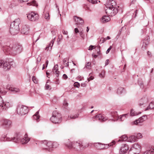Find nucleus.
Wrapping results in <instances>:
<instances>
[{"label": "nucleus", "instance_id": "f257e3e1", "mask_svg": "<svg viewBox=\"0 0 154 154\" xmlns=\"http://www.w3.org/2000/svg\"><path fill=\"white\" fill-rule=\"evenodd\" d=\"M2 50L6 54H10L12 56H15L22 52L23 48L22 45L17 43L9 46H4L2 48Z\"/></svg>", "mask_w": 154, "mask_h": 154}, {"label": "nucleus", "instance_id": "f03ea898", "mask_svg": "<svg viewBox=\"0 0 154 154\" xmlns=\"http://www.w3.org/2000/svg\"><path fill=\"white\" fill-rule=\"evenodd\" d=\"M21 135L19 134H16L13 137H7L6 135H3L1 137L0 140L2 141H13L15 143L19 142L20 139Z\"/></svg>", "mask_w": 154, "mask_h": 154}, {"label": "nucleus", "instance_id": "7ed1b4c3", "mask_svg": "<svg viewBox=\"0 0 154 154\" xmlns=\"http://www.w3.org/2000/svg\"><path fill=\"white\" fill-rule=\"evenodd\" d=\"M61 114L55 111L53 112L52 116L50 118V120L53 123L55 124L59 123L61 121Z\"/></svg>", "mask_w": 154, "mask_h": 154}, {"label": "nucleus", "instance_id": "20e7f679", "mask_svg": "<svg viewBox=\"0 0 154 154\" xmlns=\"http://www.w3.org/2000/svg\"><path fill=\"white\" fill-rule=\"evenodd\" d=\"M27 107L23 105H19L17 108V113L19 115H23L28 112Z\"/></svg>", "mask_w": 154, "mask_h": 154}, {"label": "nucleus", "instance_id": "39448f33", "mask_svg": "<svg viewBox=\"0 0 154 154\" xmlns=\"http://www.w3.org/2000/svg\"><path fill=\"white\" fill-rule=\"evenodd\" d=\"M42 142L43 143L42 146L43 149L48 150L49 151L52 150L53 142L48 141L47 140H44Z\"/></svg>", "mask_w": 154, "mask_h": 154}, {"label": "nucleus", "instance_id": "423d86ee", "mask_svg": "<svg viewBox=\"0 0 154 154\" xmlns=\"http://www.w3.org/2000/svg\"><path fill=\"white\" fill-rule=\"evenodd\" d=\"M1 126L4 128L8 129L12 126V121L8 119H4L1 120Z\"/></svg>", "mask_w": 154, "mask_h": 154}, {"label": "nucleus", "instance_id": "0eeeda50", "mask_svg": "<svg viewBox=\"0 0 154 154\" xmlns=\"http://www.w3.org/2000/svg\"><path fill=\"white\" fill-rule=\"evenodd\" d=\"M106 13L109 16H113L115 15L118 12V9L117 8L111 7L110 8H107L105 9Z\"/></svg>", "mask_w": 154, "mask_h": 154}, {"label": "nucleus", "instance_id": "6e6552de", "mask_svg": "<svg viewBox=\"0 0 154 154\" xmlns=\"http://www.w3.org/2000/svg\"><path fill=\"white\" fill-rule=\"evenodd\" d=\"M82 146L83 145L81 144H80V143H78L77 142H74L70 143L69 145L68 146V147L69 149L73 148L76 150H79Z\"/></svg>", "mask_w": 154, "mask_h": 154}, {"label": "nucleus", "instance_id": "1a4fd4ad", "mask_svg": "<svg viewBox=\"0 0 154 154\" xmlns=\"http://www.w3.org/2000/svg\"><path fill=\"white\" fill-rule=\"evenodd\" d=\"M18 23H17V25ZM13 24H11L10 26V31L11 34L14 35L18 33L20 30L19 26H17V25H16V26L14 27V25Z\"/></svg>", "mask_w": 154, "mask_h": 154}, {"label": "nucleus", "instance_id": "9d476101", "mask_svg": "<svg viewBox=\"0 0 154 154\" xmlns=\"http://www.w3.org/2000/svg\"><path fill=\"white\" fill-rule=\"evenodd\" d=\"M27 17L29 20L32 21H35L39 18L38 14L33 12H32L28 14Z\"/></svg>", "mask_w": 154, "mask_h": 154}, {"label": "nucleus", "instance_id": "9b49d317", "mask_svg": "<svg viewBox=\"0 0 154 154\" xmlns=\"http://www.w3.org/2000/svg\"><path fill=\"white\" fill-rule=\"evenodd\" d=\"M0 66L3 68L5 70H8L11 67L9 63L3 60H0Z\"/></svg>", "mask_w": 154, "mask_h": 154}, {"label": "nucleus", "instance_id": "f8f14e48", "mask_svg": "<svg viewBox=\"0 0 154 154\" xmlns=\"http://www.w3.org/2000/svg\"><path fill=\"white\" fill-rule=\"evenodd\" d=\"M150 38L149 36L146 37L145 39L143 40V42L141 47V49L143 51L145 50L149 44L150 42Z\"/></svg>", "mask_w": 154, "mask_h": 154}, {"label": "nucleus", "instance_id": "ddd939ff", "mask_svg": "<svg viewBox=\"0 0 154 154\" xmlns=\"http://www.w3.org/2000/svg\"><path fill=\"white\" fill-rule=\"evenodd\" d=\"M106 4V8H110L115 6L116 5V3L114 0H107Z\"/></svg>", "mask_w": 154, "mask_h": 154}, {"label": "nucleus", "instance_id": "4468645a", "mask_svg": "<svg viewBox=\"0 0 154 154\" xmlns=\"http://www.w3.org/2000/svg\"><path fill=\"white\" fill-rule=\"evenodd\" d=\"M147 117L146 116H143L140 118L138 120H137L133 122V123L136 125H140V123L143 122L147 119Z\"/></svg>", "mask_w": 154, "mask_h": 154}, {"label": "nucleus", "instance_id": "2eb2a0df", "mask_svg": "<svg viewBox=\"0 0 154 154\" xmlns=\"http://www.w3.org/2000/svg\"><path fill=\"white\" fill-rule=\"evenodd\" d=\"M29 26L27 25H23L21 30V32L23 34L26 35L29 33Z\"/></svg>", "mask_w": 154, "mask_h": 154}, {"label": "nucleus", "instance_id": "dca6fc26", "mask_svg": "<svg viewBox=\"0 0 154 154\" xmlns=\"http://www.w3.org/2000/svg\"><path fill=\"white\" fill-rule=\"evenodd\" d=\"M128 149L129 147L128 145L122 144L120 150V153L121 154H124L126 152Z\"/></svg>", "mask_w": 154, "mask_h": 154}, {"label": "nucleus", "instance_id": "f3484780", "mask_svg": "<svg viewBox=\"0 0 154 154\" xmlns=\"http://www.w3.org/2000/svg\"><path fill=\"white\" fill-rule=\"evenodd\" d=\"M110 115L113 118L111 120L112 121L115 122L118 120L119 116L117 112L113 111L111 112Z\"/></svg>", "mask_w": 154, "mask_h": 154}, {"label": "nucleus", "instance_id": "a211bd4d", "mask_svg": "<svg viewBox=\"0 0 154 154\" xmlns=\"http://www.w3.org/2000/svg\"><path fill=\"white\" fill-rule=\"evenodd\" d=\"M74 20L77 25L82 24L84 23L83 20L80 17H74Z\"/></svg>", "mask_w": 154, "mask_h": 154}, {"label": "nucleus", "instance_id": "6ab92c4d", "mask_svg": "<svg viewBox=\"0 0 154 154\" xmlns=\"http://www.w3.org/2000/svg\"><path fill=\"white\" fill-rule=\"evenodd\" d=\"M30 138L28 137L27 134H26L24 137L21 140V143L22 144H25L27 143L30 140Z\"/></svg>", "mask_w": 154, "mask_h": 154}, {"label": "nucleus", "instance_id": "aec40b11", "mask_svg": "<svg viewBox=\"0 0 154 154\" xmlns=\"http://www.w3.org/2000/svg\"><path fill=\"white\" fill-rule=\"evenodd\" d=\"M6 89L8 90L13 92L14 93L18 92L19 91V89L18 88L12 87L9 85H7Z\"/></svg>", "mask_w": 154, "mask_h": 154}, {"label": "nucleus", "instance_id": "412c9836", "mask_svg": "<svg viewBox=\"0 0 154 154\" xmlns=\"http://www.w3.org/2000/svg\"><path fill=\"white\" fill-rule=\"evenodd\" d=\"M7 92L5 91L2 90L0 88V94H2L3 95L5 94ZM4 102L2 98L0 96V106H2V108H3V104Z\"/></svg>", "mask_w": 154, "mask_h": 154}, {"label": "nucleus", "instance_id": "4be33fe9", "mask_svg": "<svg viewBox=\"0 0 154 154\" xmlns=\"http://www.w3.org/2000/svg\"><path fill=\"white\" fill-rule=\"evenodd\" d=\"M110 20V18L108 16L104 15L100 19L101 22L103 23H105L108 22Z\"/></svg>", "mask_w": 154, "mask_h": 154}, {"label": "nucleus", "instance_id": "5701e85b", "mask_svg": "<svg viewBox=\"0 0 154 154\" xmlns=\"http://www.w3.org/2000/svg\"><path fill=\"white\" fill-rule=\"evenodd\" d=\"M94 145L97 148L99 149H105L106 148V147L105 146V145L104 144H101L100 143H96Z\"/></svg>", "mask_w": 154, "mask_h": 154}, {"label": "nucleus", "instance_id": "b1692460", "mask_svg": "<svg viewBox=\"0 0 154 154\" xmlns=\"http://www.w3.org/2000/svg\"><path fill=\"white\" fill-rule=\"evenodd\" d=\"M148 101L147 98L146 97L142 98L139 101V105L141 106L146 103Z\"/></svg>", "mask_w": 154, "mask_h": 154}, {"label": "nucleus", "instance_id": "393cba45", "mask_svg": "<svg viewBox=\"0 0 154 154\" xmlns=\"http://www.w3.org/2000/svg\"><path fill=\"white\" fill-rule=\"evenodd\" d=\"M131 148L135 149L136 151L139 153L140 151L141 146L138 143H136L133 144V146Z\"/></svg>", "mask_w": 154, "mask_h": 154}, {"label": "nucleus", "instance_id": "a878e982", "mask_svg": "<svg viewBox=\"0 0 154 154\" xmlns=\"http://www.w3.org/2000/svg\"><path fill=\"white\" fill-rule=\"evenodd\" d=\"M95 118L96 119H98L100 121H104L107 119L106 118H104L101 114H99L95 116Z\"/></svg>", "mask_w": 154, "mask_h": 154}, {"label": "nucleus", "instance_id": "bb28decb", "mask_svg": "<svg viewBox=\"0 0 154 154\" xmlns=\"http://www.w3.org/2000/svg\"><path fill=\"white\" fill-rule=\"evenodd\" d=\"M38 111L37 112L35 113L33 116V120L38 122L40 121V116L38 115Z\"/></svg>", "mask_w": 154, "mask_h": 154}, {"label": "nucleus", "instance_id": "cd10ccee", "mask_svg": "<svg viewBox=\"0 0 154 154\" xmlns=\"http://www.w3.org/2000/svg\"><path fill=\"white\" fill-rule=\"evenodd\" d=\"M137 140V138L135 136L132 135L129 137L128 138V141L131 143H133Z\"/></svg>", "mask_w": 154, "mask_h": 154}, {"label": "nucleus", "instance_id": "c85d7f7f", "mask_svg": "<svg viewBox=\"0 0 154 154\" xmlns=\"http://www.w3.org/2000/svg\"><path fill=\"white\" fill-rule=\"evenodd\" d=\"M125 92V89L121 87H120L118 88L117 93L119 94H121Z\"/></svg>", "mask_w": 154, "mask_h": 154}, {"label": "nucleus", "instance_id": "c756f323", "mask_svg": "<svg viewBox=\"0 0 154 154\" xmlns=\"http://www.w3.org/2000/svg\"><path fill=\"white\" fill-rule=\"evenodd\" d=\"M128 116V114L122 115L120 116V117H119L118 120H119L120 121H124L126 118H127Z\"/></svg>", "mask_w": 154, "mask_h": 154}, {"label": "nucleus", "instance_id": "7c9ffc66", "mask_svg": "<svg viewBox=\"0 0 154 154\" xmlns=\"http://www.w3.org/2000/svg\"><path fill=\"white\" fill-rule=\"evenodd\" d=\"M17 23H18L17 24V26H19V25L20 23V20L19 18H17L13 22L11 23V24H13L14 25V27L16 26V25H17L16 24Z\"/></svg>", "mask_w": 154, "mask_h": 154}, {"label": "nucleus", "instance_id": "2f4dec72", "mask_svg": "<svg viewBox=\"0 0 154 154\" xmlns=\"http://www.w3.org/2000/svg\"><path fill=\"white\" fill-rule=\"evenodd\" d=\"M128 138L125 135H123L121 136L120 139L118 141H125L127 140L128 141Z\"/></svg>", "mask_w": 154, "mask_h": 154}, {"label": "nucleus", "instance_id": "473e14b6", "mask_svg": "<svg viewBox=\"0 0 154 154\" xmlns=\"http://www.w3.org/2000/svg\"><path fill=\"white\" fill-rule=\"evenodd\" d=\"M135 149L131 148L129 151L128 154H138L139 153Z\"/></svg>", "mask_w": 154, "mask_h": 154}, {"label": "nucleus", "instance_id": "72a5a7b5", "mask_svg": "<svg viewBox=\"0 0 154 154\" xmlns=\"http://www.w3.org/2000/svg\"><path fill=\"white\" fill-rule=\"evenodd\" d=\"M140 113L141 112H136L132 109L131 110L130 114L131 116H134L137 115L138 114Z\"/></svg>", "mask_w": 154, "mask_h": 154}, {"label": "nucleus", "instance_id": "f704fd0d", "mask_svg": "<svg viewBox=\"0 0 154 154\" xmlns=\"http://www.w3.org/2000/svg\"><path fill=\"white\" fill-rule=\"evenodd\" d=\"M154 149L152 148H150L149 149H148L144 152L143 154H153V151Z\"/></svg>", "mask_w": 154, "mask_h": 154}, {"label": "nucleus", "instance_id": "c9c22d12", "mask_svg": "<svg viewBox=\"0 0 154 154\" xmlns=\"http://www.w3.org/2000/svg\"><path fill=\"white\" fill-rule=\"evenodd\" d=\"M154 109V102H151L149 104V106L145 109V110H149V109Z\"/></svg>", "mask_w": 154, "mask_h": 154}, {"label": "nucleus", "instance_id": "e433bc0d", "mask_svg": "<svg viewBox=\"0 0 154 154\" xmlns=\"http://www.w3.org/2000/svg\"><path fill=\"white\" fill-rule=\"evenodd\" d=\"M9 8H12L16 5L15 1H12L9 2L8 3Z\"/></svg>", "mask_w": 154, "mask_h": 154}, {"label": "nucleus", "instance_id": "4c0bfd02", "mask_svg": "<svg viewBox=\"0 0 154 154\" xmlns=\"http://www.w3.org/2000/svg\"><path fill=\"white\" fill-rule=\"evenodd\" d=\"M3 107L2 108L3 109H6V108H9L10 107V104L8 102H4V103L3 104Z\"/></svg>", "mask_w": 154, "mask_h": 154}, {"label": "nucleus", "instance_id": "58836bf2", "mask_svg": "<svg viewBox=\"0 0 154 154\" xmlns=\"http://www.w3.org/2000/svg\"><path fill=\"white\" fill-rule=\"evenodd\" d=\"M69 59L67 58H64L63 60V62L64 65L66 66H69Z\"/></svg>", "mask_w": 154, "mask_h": 154}, {"label": "nucleus", "instance_id": "ea45409f", "mask_svg": "<svg viewBox=\"0 0 154 154\" xmlns=\"http://www.w3.org/2000/svg\"><path fill=\"white\" fill-rule=\"evenodd\" d=\"M115 141L114 140H113L111 143H110L108 144H104V145H105V146L106 147L105 149L108 148L109 146H112L113 145L115 144Z\"/></svg>", "mask_w": 154, "mask_h": 154}, {"label": "nucleus", "instance_id": "a19ab883", "mask_svg": "<svg viewBox=\"0 0 154 154\" xmlns=\"http://www.w3.org/2000/svg\"><path fill=\"white\" fill-rule=\"evenodd\" d=\"M105 75V72L104 70H102L101 72L99 74V76L101 78H104Z\"/></svg>", "mask_w": 154, "mask_h": 154}, {"label": "nucleus", "instance_id": "79ce46f5", "mask_svg": "<svg viewBox=\"0 0 154 154\" xmlns=\"http://www.w3.org/2000/svg\"><path fill=\"white\" fill-rule=\"evenodd\" d=\"M27 4L29 5H32L35 6H38L37 3H36V2L35 1H33L30 3H28Z\"/></svg>", "mask_w": 154, "mask_h": 154}, {"label": "nucleus", "instance_id": "37998d69", "mask_svg": "<svg viewBox=\"0 0 154 154\" xmlns=\"http://www.w3.org/2000/svg\"><path fill=\"white\" fill-rule=\"evenodd\" d=\"M68 104L66 100H64L63 101V107L66 109L68 108Z\"/></svg>", "mask_w": 154, "mask_h": 154}, {"label": "nucleus", "instance_id": "c03bdc74", "mask_svg": "<svg viewBox=\"0 0 154 154\" xmlns=\"http://www.w3.org/2000/svg\"><path fill=\"white\" fill-rule=\"evenodd\" d=\"M58 65L57 64L55 65L54 66L52 69V72H55L56 71H58Z\"/></svg>", "mask_w": 154, "mask_h": 154}, {"label": "nucleus", "instance_id": "a18cd8bd", "mask_svg": "<svg viewBox=\"0 0 154 154\" xmlns=\"http://www.w3.org/2000/svg\"><path fill=\"white\" fill-rule=\"evenodd\" d=\"M79 116V114H77L75 115L72 114L70 115V119H75L77 118Z\"/></svg>", "mask_w": 154, "mask_h": 154}, {"label": "nucleus", "instance_id": "49530a36", "mask_svg": "<svg viewBox=\"0 0 154 154\" xmlns=\"http://www.w3.org/2000/svg\"><path fill=\"white\" fill-rule=\"evenodd\" d=\"M79 34L81 37L84 39V35L85 34H84L83 30H80L79 32Z\"/></svg>", "mask_w": 154, "mask_h": 154}, {"label": "nucleus", "instance_id": "de8ad7c7", "mask_svg": "<svg viewBox=\"0 0 154 154\" xmlns=\"http://www.w3.org/2000/svg\"><path fill=\"white\" fill-rule=\"evenodd\" d=\"M45 18L47 20H48L50 19L49 13L48 12H47L45 14Z\"/></svg>", "mask_w": 154, "mask_h": 154}, {"label": "nucleus", "instance_id": "09e8293b", "mask_svg": "<svg viewBox=\"0 0 154 154\" xmlns=\"http://www.w3.org/2000/svg\"><path fill=\"white\" fill-rule=\"evenodd\" d=\"M58 146V143L56 142H53V148H56Z\"/></svg>", "mask_w": 154, "mask_h": 154}, {"label": "nucleus", "instance_id": "8fccbe9b", "mask_svg": "<svg viewBox=\"0 0 154 154\" xmlns=\"http://www.w3.org/2000/svg\"><path fill=\"white\" fill-rule=\"evenodd\" d=\"M88 2L93 4H95L97 3V0H87Z\"/></svg>", "mask_w": 154, "mask_h": 154}, {"label": "nucleus", "instance_id": "3c124183", "mask_svg": "<svg viewBox=\"0 0 154 154\" xmlns=\"http://www.w3.org/2000/svg\"><path fill=\"white\" fill-rule=\"evenodd\" d=\"M91 64V63L89 62H88L86 64L85 67H86L87 68L89 69L90 67Z\"/></svg>", "mask_w": 154, "mask_h": 154}, {"label": "nucleus", "instance_id": "603ef678", "mask_svg": "<svg viewBox=\"0 0 154 154\" xmlns=\"http://www.w3.org/2000/svg\"><path fill=\"white\" fill-rule=\"evenodd\" d=\"M95 47H96V46H95L91 45L88 48V50H89L91 51V50H92L93 49L95 48Z\"/></svg>", "mask_w": 154, "mask_h": 154}, {"label": "nucleus", "instance_id": "864d4df0", "mask_svg": "<svg viewBox=\"0 0 154 154\" xmlns=\"http://www.w3.org/2000/svg\"><path fill=\"white\" fill-rule=\"evenodd\" d=\"M137 138V139H140L142 137V136L141 135V134L140 133H138L136 136H135Z\"/></svg>", "mask_w": 154, "mask_h": 154}, {"label": "nucleus", "instance_id": "5fc2aeb1", "mask_svg": "<svg viewBox=\"0 0 154 154\" xmlns=\"http://www.w3.org/2000/svg\"><path fill=\"white\" fill-rule=\"evenodd\" d=\"M138 84L140 86L141 88H143V83L140 80H138Z\"/></svg>", "mask_w": 154, "mask_h": 154}, {"label": "nucleus", "instance_id": "6e6d98bb", "mask_svg": "<svg viewBox=\"0 0 154 154\" xmlns=\"http://www.w3.org/2000/svg\"><path fill=\"white\" fill-rule=\"evenodd\" d=\"M74 86L77 88H79L80 86V84L78 82H75L74 84Z\"/></svg>", "mask_w": 154, "mask_h": 154}, {"label": "nucleus", "instance_id": "4d7b16f0", "mask_svg": "<svg viewBox=\"0 0 154 154\" xmlns=\"http://www.w3.org/2000/svg\"><path fill=\"white\" fill-rule=\"evenodd\" d=\"M32 79L34 83H37V80L35 77L33 76Z\"/></svg>", "mask_w": 154, "mask_h": 154}, {"label": "nucleus", "instance_id": "13d9d810", "mask_svg": "<svg viewBox=\"0 0 154 154\" xmlns=\"http://www.w3.org/2000/svg\"><path fill=\"white\" fill-rule=\"evenodd\" d=\"M53 73L54 74H55V76H56V77H58V76L59 75V72L58 70L56 72V71L55 72H53Z\"/></svg>", "mask_w": 154, "mask_h": 154}, {"label": "nucleus", "instance_id": "bf43d9fd", "mask_svg": "<svg viewBox=\"0 0 154 154\" xmlns=\"http://www.w3.org/2000/svg\"><path fill=\"white\" fill-rule=\"evenodd\" d=\"M98 50L97 51V54L98 56L100 55L101 54V53L100 52V46H99L98 47Z\"/></svg>", "mask_w": 154, "mask_h": 154}, {"label": "nucleus", "instance_id": "052dcab7", "mask_svg": "<svg viewBox=\"0 0 154 154\" xmlns=\"http://www.w3.org/2000/svg\"><path fill=\"white\" fill-rule=\"evenodd\" d=\"M112 48V46H110L108 48V49H107V50L106 51V54H107L108 53H109V51Z\"/></svg>", "mask_w": 154, "mask_h": 154}, {"label": "nucleus", "instance_id": "680f3d73", "mask_svg": "<svg viewBox=\"0 0 154 154\" xmlns=\"http://www.w3.org/2000/svg\"><path fill=\"white\" fill-rule=\"evenodd\" d=\"M41 58L39 56L37 58V63H39V62L41 61Z\"/></svg>", "mask_w": 154, "mask_h": 154}, {"label": "nucleus", "instance_id": "e2e57ef3", "mask_svg": "<svg viewBox=\"0 0 154 154\" xmlns=\"http://www.w3.org/2000/svg\"><path fill=\"white\" fill-rule=\"evenodd\" d=\"M53 45H52V44L50 43L49 45L46 48V49H48V50H49L50 47L51 48L50 49H51V47Z\"/></svg>", "mask_w": 154, "mask_h": 154}, {"label": "nucleus", "instance_id": "0e129e2a", "mask_svg": "<svg viewBox=\"0 0 154 154\" xmlns=\"http://www.w3.org/2000/svg\"><path fill=\"white\" fill-rule=\"evenodd\" d=\"M94 78V77L93 76H90V77L88 78V81H89L91 80H93Z\"/></svg>", "mask_w": 154, "mask_h": 154}, {"label": "nucleus", "instance_id": "69168bd1", "mask_svg": "<svg viewBox=\"0 0 154 154\" xmlns=\"http://www.w3.org/2000/svg\"><path fill=\"white\" fill-rule=\"evenodd\" d=\"M80 30H79L77 28H75L74 29V32L75 33L79 32Z\"/></svg>", "mask_w": 154, "mask_h": 154}, {"label": "nucleus", "instance_id": "338daca9", "mask_svg": "<svg viewBox=\"0 0 154 154\" xmlns=\"http://www.w3.org/2000/svg\"><path fill=\"white\" fill-rule=\"evenodd\" d=\"M62 33L64 35H67L68 34V32L67 31H66L64 30H62Z\"/></svg>", "mask_w": 154, "mask_h": 154}, {"label": "nucleus", "instance_id": "774afa93", "mask_svg": "<svg viewBox=\"0 0 154 154\" xmlns=\"http://www.w3.org/2000/svg\"><path fill=\"white\" fill-rule=\"evenodd\" d=\"M56 37H54V38L52 40V41L50 43L51 44H52V45H53V44L54 42V41L55 40V39Z\"/></svg>", "mask_w": 154, "mask_h": 154}]
</instances>
